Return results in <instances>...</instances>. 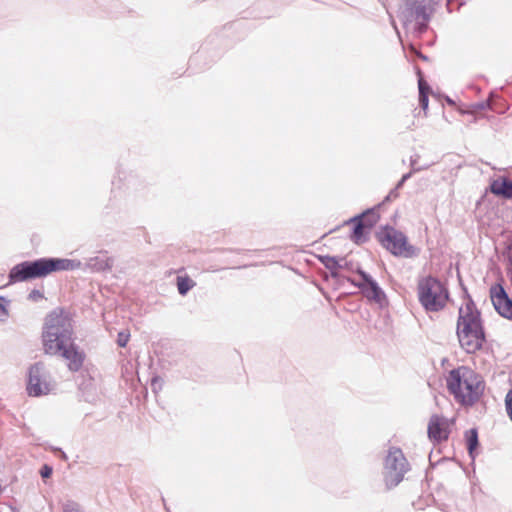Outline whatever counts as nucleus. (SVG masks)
Segmentation results:
<instances>
[{
  "instance_id": "nucleus-5",
  "label": "nucleus",
  "mask_w": 512,
  "mask_h": 512,
  "mask_svg": "<svg viewBox=\"0 0 512 512\" xmlns=\"http://www.w3.org/2000/svg\"><path fill=\"white\" fill-rule=\"evenodd\" d=\"M57 382L52 375L51 368L38 362L28 369L26 391L31 397H41L54 393Z\"/></svg>"
},
{
  "instance_id": "nucleus-10",
  "label": "nucleus",
  "mask_w": 512,
  "mask_h": 512,
  "mask_svg": "<svg viewBox=\"0 0 512 512\" xmlns=\"http://www.w3.org/2000/svg\"><path fill=\"white\" fill-rule=\"evenodd\" d=\"M490 298L495 310L503 317L512 319V300L500 284L490 288Z\"/></svg>"
},
{
  "instance_id": "nucleus-21",
  "label": "nucleus",
  "mask_w": 512,
  "mask_h": 512,
  "mask_svg": "<svg viewBox=\"0 0 512 512\" xmlns=\"http://www.w3.org/2000/svg\"><path fill=\"white\" fill-rule=\"evenodd\" d=\"M130 334L127 331H121L118 333L117 343L120 347H125L129 341Z\"/></svg>"
},
{
  "instance_id": "nucleus-12",
  "label": "nucleus",
  "mask_w": 512,
  "mask_h": 512,
  "mask_svg": "<svg viewBox=\"0 0 512 512\" xmlns=\"http://www.w3.org/2000/svg\"><path fill=\"white\" fill-rule=\"evenodd\" d=\"M447 420L445 417L433 415L428 424V437L434 442L447 438Z\"/></svg>"
},
{
  "instance_id": "nucleus-17",
  "label": "nucleus",
  "mask_w": 512,
  "mask_h": 512,
  "mask_svg": "<svg viewBox=\"0 0 512 512\" xmlns=\"http://www.w3.org/2000/svg\"><path fill=\"white\" fill-rule=\"evenodd\" d=\"M418 86H419V101L420 105L424 110L428 107V86L425 83V81L422 78H419L418 80Z\"/></svg>"
},
{
  "instance_id": "nucleus-6",
  "label": "nucleus",
  "mask_w": 512,
  "mask_h": 512,
  "mask_svg": "<svg viewBox=\"0 0 512 512\" xmlns=\"http://www.w3.org/2000/svg\"><path fill=\"white\" fill-rule=\"evenodd\" d=\"M418 297L427 311L443 309L448 299L445 287L435 278L427 277L418 284Z\"/></svg>"
},
{
  "instance_id": "nucleus-18",
  "label": "nucleus",
  "mask_w": 512,
  "mask_h": 512,
  "mask_svg": "<svg viewBox=\"0 0 512 512\" xmlns=\"http://www.w3.org/2000/svg\"><path fill=\"white\" fill-rule=\"evenodd\" d=\"M465 438H466L468 451H469L470 455L473 456V453L478 444V437H477L476 430L471 429V430L467 431L465 434Z\"/></svg>"
},
{
  "instance_id": "nucleus-22",
  "label": "nucleus",
  "mask_w": 512,
  "mask_h": 512,
  "mask_svg": "<svg viewBox=\"0 0 512 512\" xmlns=\"http://www.w3.org/2000/svg\"><path fill=\"white\" fill-rule=\"evenodd\" d=\"M506 407L508 414L512 420V391H510L506 396Z\"/></svg>"
},
{
  "instance_id": "nucleus-11",
  "label": "nucleus",
  "mask_w": 512,
  "mask_h": 512,
  "mask_svg": "<svg viewBox=\"0 0 512 512\" xmlns=\"http://www.w3.org/2000/svg\"><path fill=\"white\" fill-rule=\"evenodd\" d=\"M359 275L361 276L362 280L355 283V285L361 289L362 293L367 299L382 305L385 301V294L382 289L366 273L360 271Z\"/></svg>"
},
{
  "instance_id": "nucleus-23",
  "label": "nucleus",
  "mask_w": 512,
  "mask_h": 512,
  "mask_svg": "<svg viewBox=\"0 0 512 512\" xmlns=\"http://www.w3.org/2000/svg\"><path fill=\"white\" fill-rule=\"evenodd\" d=\"M28 298L32 301H38L43 298V294L39 290H32Z\"/></svg>"
},
{
  "instance_id": "nucleus-19",
  "label": "nucleus",
  "mask_w": 512,
  "mask_h": 512,
  "mask_svg": "<svg viewBox=\"0 0 512 512\" xmlns=\"http://www.w3.org/2000/svg\"><path fill=\"white\" fill-rule=\"evenodd\" d=\"M195 282L188 277H178L177 278V287L178 291L181 295H185L191 288H193Z\"/></svg>"
},
{
  "instance_id": "nucleus-8",
  "label": "nucleus",
  "mask_w": 512,
  "mask_h": 512,
  "mask_svg": "<svg viewBox=\"0 0 512 512\" xmlns=\"http://www.w3.org/2000/svg\"><path fill=\"white\" fill-rule=\"evenodd\" d=\"M407 470L406 459L401 450L393 448L385 459L384 479L387 487L391 488L398 485Z\"/></svg>"
},
{
  "instance_id": "nucleus-1",
  "label": "nucleus",
  "mask_w": 512,
  "mask_h": 512,
  "mask_svg": "<svg viewBox=\"0 0 512 512\" xmlns=\"http://www.w3.org/2000/svg\"><path fill=\"white\" fill-rule=\"evenodd\" d=\"M71 320L63 311L51 312L45 322L43 332V347L46 353L56 355L61 353L70 371H79L85 359L83 352L71 343Z\"/></svg>"
},
{
  "instance_id": "nucleus-20",
  "label": "nucleus",
  "mask_w": 512,
  "mask_h": 512,
  "mask_svg": "<svg viewBox=\"0 0 512 512\" xmlns=\"http://www.w3.org/2000/svg\"><path fill=\"white\" fill-rule=\"evenodd\" d=\"M8 301L0 297V320L5 321L8 317Z\"/></svg>"
},
{
  "instance_id": "nucleus-7",
  "label": "nucleus",
  "mask_w": 512,
  "mask_h": 512,
  "mask_svg": "<svg viewBox=\"0 0 512 512\" xmlns=\"http://www.w3.org/2000/svg\"><path fill=\"white\" fill-rule=\"evenodd\" d=\"M432 10V0H404L400 8V17L405 25L414 22V28L421 29Z\"/></svg>"
},
{
  "instance_id": "nucleus-14",
  "label": "nucleus",
  "mask_w": 512,
  "mask_h": 512,
  "mask_svg": "<svg viewBox=\"0 0 512 512\" xmlns=\"http://www.w3.org/2000/svg\"><path fill=\"white\" fill-rule=\"evenodd\" d=\"M86 266L94 271H104L112 267V260L106 256H95L87 260Z\"/></svg>"
},
{
  "instance_id": "nucleus-3",
  "label": "nucleus",
  "mask_w": 512,
  "mask_h": 512,
  "mask_svg": "<svg viewBox=\"0 0 512 512\" xmlns=\"http://www.w3.org/2000/svg\"><path fill=\"white\" fill-rule=\"evenodd\" d=\"M80 267L81 262L75 259L42 258L14 266L10 271L9 277L12 282H19L44 277L52 272L70 271Z\"/></svg>"
},
{
  "instance_id": "nucleus-16",
  "label": "nucleus",
  "mask_w": 512,
  "mask_h": 512,
  "mask_svg": "<svg viewBox=\"0 0 512 512\" xmlns=\"http://www.w3.org/2000/svg\"><path fill=\"white\" fill-rule=\"evenodd\" d=\"M357 219L359 221H363L365 223L364 228L370 231V229L377 223L379 216L374 211H367Z\"/></svg>"
},
{
  "instance_id": "nucleus-24",
  "label": "nucleus",
  "mask_w": 512,
  "mask_h": 512,
  "mask_svg": "<svg viewBox=\"0 0 512 512\" xmlns=\"http://www.w3.org/2000/svg\"><path fill=\"white\" fill-rule=\"evenodd\" d=\"M40 473H41L42 478H44V479L49 478L52 475V468L45 465L42 467Z\"/></svg>"
},
{
  "instance_id": "nucleus-27",
  "label": "nucleus",
  "mask_w": 512,
  "mask_h": 512,
  "mask_svg": "<svg viewBox=\"0 0 512 512\" xmlns=\"http://www.w3.org/2000/svg\"><path fill=\"white\" fill-rule=\"evenodd\" d=\"M435 451L432 450L431 454H430V461L432 462L433 461V458L435 457Z\"/></svg>"
},
{
  "instance_id": "nucleus-2",
  "label": "nucleus",
  "mask_w": 512,
  "mask_h": 512,
  "mask_svg": "<svg viewBox=\"0 0 512 512\" xmlns=\"http://www.w3.org/2000/svg\"><path fill=\"white\" fill-rule=\"evenodd\" d=\"M456 334L460 346L468 353L480 350L485 343V332L480 312L470 298L459 308Z\"/></svg>"
},
{
  "instance_id": "nucleus-15",
  "label": "nucleus",
  "mask_w": 512,
  "mask_h": 512,
  "mask_svg": "<svg viewBox=\"0 0 512 512\" xmlns=\"http://www.w3.org/2000/svg\"><path fill=\"white\" fill-rule=\"evenodd\" d=\"M351 222L354 224V230L351 235L352 240L356 244L365 242L369 233V230L364 228L365 223L363 221H359L357 218H354Z\"/></svg>"
},
{
  "instance_id": "nucleus-13",
  "label": "nucleus",
  "mask_w": 512,
  "mask_h": 512,
  "mask_svg": "<svg viewBox=\"0 0 512 512\" xmlns=\"http://www.w3.org/2000/svg\"><path fill=\"white\" fill-rule=\"evenodd\" d=\"M491 191L496 195L512 199V182L506 178H498L492 182Z\"/></svg>"
},
{
  "instance_id": "nucleus-4",
  "label": "nucleus",
  "mask_w": 512,
  "mask_h": 512,
  "mask_svg": "<svg viewBox=\"0 0 512 512\" xmlns=\"http://www.w3.org/2000/svg\"><path fill=\"white\" fill-rule=\"evenodd\" d=\"M484 390L481 377L467 367L450 372V392L463 405H471Z\"/></svg>"
},
{
  "instance_id": "nucleus-26",
  "label": "nucleus",
  "mask_w": 512,
  "mask_h": 512,
  "mask_svg": "<svg viewBox=\"0 0 512 512\" xmlns=\"http://www.w3.org/2000/svg\"><path fill=\"white\" fill-rule=\"evenodd\" d=\"M409 177L408 174L404 175L399 183V185H401L407 178Z\"/></svg>"
},
{
  "instance_id": "nucleus-25",
  "label": "nucleus",
  "mask_w": 512,
  "mask_h": 512,
  "mask_svg": "<svg viewBox=\"0 0 512 512\" xmlns=\"http://www.w3.org/2000/svg\"><path fill=\"white\" fill-rule=\"evenodd\" d=\"M63 512H82L76 504H67Z\"/></svg>"
},
{
  "instance_id": "nucleus-9",
  "label": "nucleus",
  "mask_w": 512,
  "mask_h": 512,
  "mask_svg": "<svg viewBox=\"0 0 512 512\" xmlns=\"http://www.w3.org/2000/svg\"><path fill=\"white\" fill-rule=\"evenodd\" d=\"M382 245L394 255L413 256L417 250L407 243L406 237L394 229H385L379 235Z\"/></svg>"
}]
</instances>
